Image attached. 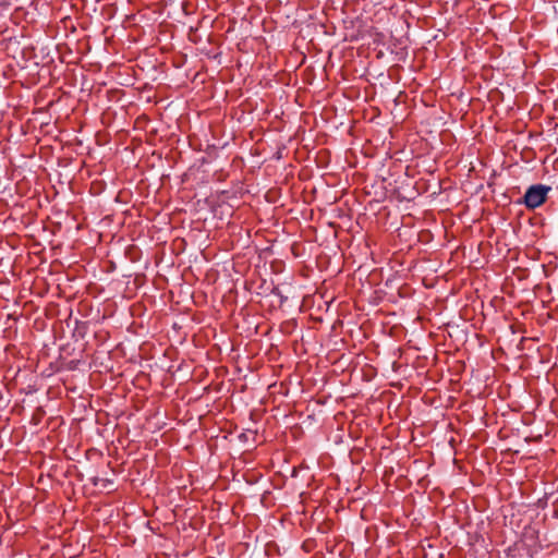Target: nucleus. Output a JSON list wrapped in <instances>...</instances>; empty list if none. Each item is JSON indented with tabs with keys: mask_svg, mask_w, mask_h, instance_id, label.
Masks as SVG:
<instances>
[{
	"mask_svg": "<svg viewBox=\"0 0 558 558\" xmlns=\"http://www.w3.org/2000/svg\"><path fill=\"white\" fill-rule=\"evenodd\" d=\"M550 186L544 184L531 185L525 194L523 203L529 209H535L544 204L547 199V194L550 191Z\"/></svg>",
	"mask_w": 558,
	"mask_h": 558,
	"instance_id": "f257e3e1",
	"label": "nucleus"
},
{
	"mask_svg": "<svg viewBox=\"0 0 558 558\" xmlns=\"http://www.w3.org/2000/svg\"><path fill=\"white\" fill-rule=\"evenodd\" d=\"M90 482H92V484L94 486L102 487V488H108L109 486L112 485V481L111 480L102 478V477H99V476L92 477Z\"/></svg>",
	"mask_w": 558,
	"mask_h": 558,
	"instance_id": "f03ea898",
	"label": "nucleus"
}]
</instances>
